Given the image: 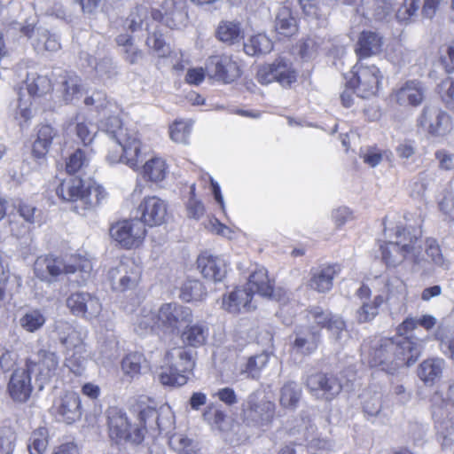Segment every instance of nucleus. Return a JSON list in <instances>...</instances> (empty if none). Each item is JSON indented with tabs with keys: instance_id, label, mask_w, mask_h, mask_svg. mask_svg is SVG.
<instances>
[{
	"instance_id": "59",
	"label": "nucleus",
	"mask_w": 454,
	"mask_h": 454,
	"mask_svg": "<svg viewBox=\"0 0 454 454\" xmlns=\"http://www.w3.org/2000/svg\"><path fill=\"white\" fill-rule=\"evenodd\" d=\"M204 419L212 427L213 429L223 431L224 429L223 424L225 422V413L212 406L207 407L203 413Z\"/></svg>"
},
{
	"instance_id": "29",
	"label": "nucleus",
	"mask_w": 454,
	"mask_h": 454,
	"mask_svg": "<svg viewBox=\"0 0 454 454\" xmlns=\"http://www.w3.org/2000/svg\"><path fill=\"white\" fill-rule=\"evenodd\" d=\"M394 0H361L357 13L372 20H384L393 9Z\"/></svg>"
},
{
	"instance_id": "63",
	"label": "nucleus",
	"mask_w": 454,
	"mask_h": 454,
	"mask_svg": "<svg viewBox=\"0 0 454 454\" xmlns=\"http://www.w3.org/2000/svg\"><path fill=\"white\" fill-rule=\"evenodd\" d=\"M268 356L265 354H260L254 356L249 357L245 372L252 378H256L259 375L260 371L267 364Z\"/></svg>"
},
{
	"instance_id": "51",
	"label": "nucleus",
	"mask_w": 454,
	"mask_h": 454,
	"mask_svg": "<svg viewBox=\"0 0 454 454\" xmlns=\"http://www.w3.org/2000/svg\"><path fill=\"white\" fill-rule=\"evenodd\" d=\"M192 121L191 120H176L169 127L170 138L180 144H187L192 131Z\"/></svg>"
},
{
	"instance_id": "4",
	"label": "nucleus",
	"mask_w": 454,
	"mask_h": 454,
	"mask_svg": "<svg viewBox=\"0 0 454 454\" xmlns=\"http://www.w3.org/2000/svg\"><path fill=\"white\" fill-rule=\"evenodd\" d=\"M169 365L161 367L158 375L164 386L181 387L188 380L187 373L194 368L192 355L184 348H174L166 354Z\"/></svg>"
},
{
	"instance_id": "41",
	"label": "nucleus",
	"mask_w": 454,
	"mask_h": 454,
	"mask_svg": "<svg viewBox=\"0 0 454 454\" xmlns=\"http://www.w3.org/2000/svg\"><path fill=\"white\" fill-rule=\"evenodd\" d=\"M143 174L151 182H161L168 174L166 160L160 157H153L144 164Z\"/></svg>"
},
{
	"instance_id": "14",
	"label": "nucleus",
	"mask_w": 454,
	"mask_h": 454,
	"mask_svg": "<svg viewBox=\"0 0 454 454\" xmlns=\"http://www.w3.org/2000/svg\"><path fill=\"white\" fill-rule=\"evenodd\" d=\"M306 386L315 398L325 401L333 400L342 389V384L338 376L324 372L309 375L307 378Z\"/></svg>"
},
{
	"instance_id": "47",
	"label": "nucleus",
	"mask_w": 454,
	"mask_h": 454,
	"mask_svg": "<svg viewBox=\"0 0 454 454\" xmlns=\"http://www.w3.org/2000/svg\"><path fill=\"white\" fill-rule=\"evenodd\" d=\"M145 356L139 352L127 354L121 360V368L123 374L130 379L137 377L141 373L142 364Z\"/></svg>"
},
{
	"instance_id": "23",
	"label": "nucleus",
	"mask_w": 454,
	"mask_h": 454,
	"mask_svg": "<svg viewBox=\"0 0 454 454\" xmlns=\"http://www.w3.org/2000/svg\"><path fill=\"white\" fill-rule=\"evenodd\" d=\"M338 264H323L312 268L309 272L308 286L310 289L325 294L332 290L334 278L340 273Z\"/></svg>"
},
{
	"instance_id": "12",
	"label": "nucleus",
	"mask_w": 454,
	"mask_h": 454,
	"mask_svg": "<svg viewBox=\"0 0 454 454\" xmlns=\"http://www.w3.org/2000/svg\"><path fill=\"white\" fill-rule=\"evenodd\" d=\"M160 329L171 333H178L183 325L192 323L193 314L191 308L178 302H166L158 309Z\"/></svg>"
},
{
	"instance_id": "7",
	"label": "nucleus",
	"mask_w": 454,
	"mask_h": 454,
	"mask_svg": "<svg viewBox=\"0 0 454 454\" xmlns=\"http://www.w3.org/2000/svg\"><path fill=\"white\" fill-rule=\"evenodd\" d=\"M26 367L35 377L42 389L44 384L57 377L59 372V356L49 348H40L34 356L27 359Z\"/></svg>"
},
{
	"instance_id": "5",
	"label": "nucleus",
	"mask_w": 454,
	"mask_h": 454,
	"mask_svg": "<svg viewBox=\"0 0 454 454\" xmlns=\"http://www.w3.org/2000/svg\"><path fill=\"white\" fill-rule=\"evenodd\" d=\"M108 434L116 443L140 444L145 438V428L132 424L127 413L117 407L107 410Z\"/></svg>"
},
{
	"instance_id": "31",
	"label": "nucleus",
	"mask_w": 454,
	"mask_h": 454,
	"mask_svg": "<svg viewBox=\"0 0 454 454\" xmlns=\"http://www.w3.org/2000/svg\"><path fill=\"white\" fill-rule=\"evenodd\" d=\"M55 331L59 342L65 347V351H72L85 348L82 333L67 321H58Z\"/></svg>"
},
{
	"instance_id": "3",
	"label": "nucleus",
	"mask_w": 454,
	"mask_h": 454,
	"mask_svg": "<svg viewBox=\"0 0 454 454\" xmlns=\"http://www.w3.org/2000/svg\"><path fill=\"white\" fill-rule=\"evenodd\" d=\"M92 264L90 260L82 257H72L68 262L60 257L48 255L40 256L34 264L35 276L43 281L51 282L62 274H78L75 279L78 285H83L90 278Z\"/></svg>"
},
{
	"instance_id": "48",
	"label": "nucleus",
	"mask_w": 454,
	"mask_h": 454,
	"mask_svg": "<svg viewBox=\"0 0 454 454\" xmlns=\"http://www.w3.org/2000/svg\"><path fill=\"white\" fill-rule=\"evenodd\" d=\"M301 395V387L294 381L286 383L280 391V404L286 409H294Z\"/></svg>"
},
{
	"instance_id": "17",
	"label": "nucleus",
	"mask_w": 454,
	"mask_h": 454,
	"mask_svg": "<svg viewBox=\"0 0 454 454\" xmlns=\"http://www.w3.org/2000/svg\"><path fill=\"white\" fill-rule=\"evenodd\" d=\"M246 288L252 294V296L254 294H258L262 297L271 298L282 303L287 299L285 290L281 288L274 289V286L268 277V271L264 267H259L252 272Z\"/></svg>"
},
{
	"instance_id": "13",
	"label": "nucleus",
	"mask_w": 454,
	"mask_h": 454,
	"mask_svg": "<svg viewBox=\"0 0 454 454\" xmlns=\"http://www.w3.org/2000/svg\"><path fill=\"white\" fill-rule=\"evenodd\" d=\"M140 277V267L130 258L121 261L108 271V279L113 289L121 292L136 287Z\"/></svg>"
},
{
	"instance_id": "49",
	"label": "nucleus",
	"mask_w": 454,
	"mask_h": 454,
	"mask_svg": "<svg viewBox=\"0 0 454 454\" xmlns=\"http://www.w3.org/2000/svg\"><path fill=\"white\" fill-rule=\"evenodd\" d=\"M382 260L387 266H396L404 259L410 257L403 253L398 244L394 241L386 242L380 246Z\"/></svg>"
},
{
	"instance_id": "39",
	"label": "nucleus",
	"mask_w": 454,
	"mask_h": 454,
	"mask_svg": "<svg viewBox=\"0 0 454 454\" xmlns=\"http://www.w3.org/2000/svg\"><path fill=\"white\" fill-rule=\"evenodd\" d=\"M133 325L135 332L140 335L153 331L154 327L160 328L158 319V311L154 312L149 307L142 308L140 312L136 316Z\"/></svg>"
},
{
	"instance_id": "1",
	"label": "nucleus",
	"mask_w": 454,
	"mask_h": 454,
	"mask_svg": "<svg viewBox=\"0 0 454 454\" xmlns=\"http://www.w3.org/2000/svg\"><path fill=\"white\" fill-rule=\"evenodd\" d=\"M421 351L422 341L412 337L379 338L374 339L370 346H362L364 359L371 366L386 364L391 369L413 364Z\"/></svg>"
},
{
	"instance_id": "19",
	"label": "nucleus",
	"mask_w": 454,
	"mask_h": 454,
	"mask_svg": "<svg viewBox=\"0 0 454 454\" xmlns=\"http://www.w3.org/2000/svg\"><path fill=\"white\" fill-rule=\"evenodd\" d=\"M51 410L59 420L72 424L82 416L80 396L75 392H65L54 400Z\"/></svg>"
},
{
	"instance_id": "56",
	"label": "nucleus",
	"mask_w": 454,
	"mask_h": 454,
	"mask_svg": "<svg viewBox=\"0 0 454 454\" xmlns=\"http://www.w3.org/2000/svg\"><path fill=\"white\" fill-rule=\"evenodd\" d=\"M89 158L85 154V153L81 150L77 149L74 153H72L66 164L67 171L69 174H75L79 171H82L84 168H86L89 164Z\"/></svg>"
},
{
	"instance_id": "40",
	"label": "nucleus",
	"mask_w": 454,
	"mask_h": 454,
	"mask_svg": "<svg viewBox=\"0 0 454 454\" xmlns=\"http://www.w3.org/2000/svg\"><path fill=\"white\" fill-rule=\"evenodd\" d=\"M275 29L278 35L286 37L297 33V21L289 8L282 7L279 9L275 20Z\"/></svg>"
},
{
	"instance_id": "57",
	"label": "nucleus",
	"mask_w": 454,
	"mask_h": 454,
	"mask_svg": "<svg viewBox=\"0 0 454 454\" xmlns=\"http://www.w3.org/2000/svg\"><path fill=\"white\" fill-rule=\"evenodd\" d=\"M363 407L364 412L371 416H376L381 410L382 395L380 392H374L373 395L364 393L363 395Z\"/></svg>"
},
{
	"instance_id": "15",
	"label": "nucleus",
	"mask_w": 454,
	"mask_h": 454,
	"mask_svg": "<svg viewBox=\"0 0 454 454\" xmlns=\"http://www.w3.org/2000/svg\"><path fill=\"white\" fill-rule=\"evenodd\" d=\"M153 20L163 22L170 28L184 27L188 20L187 5L184 0H165L160 10H153Z\"/></svg>"
},
{
	"instance_id": "2",
	"label": "nucleus",
	"mask_w": 454,
	"mask_h": 454,
	"mask_svg": "<svg viewBox=\"0 0 454 454\" xmlns=\"http://www.w3.org/2000/svg\"><path fill=\"white\" fill-rule=\"evenodd\" d=\"M56 193L63 201L73 204V211L81 215L94 209L107 198L105 188L96 183L85 185L82 178L69 177L63 180L56 189Z\"/></svg>"
},
{
	"instance_id": "60",
	"label": "nucleus",
	"mask_w": 454,
	"mask_h": 454,
	"mask_svg": "<svg viewBox=\"0 0 454 454\" xmlns=\"http://www.w3.org/2000/svg\"><path fill=\"white\" fill-rule=\"evenodd\" d=\"M97 132V126L91 122L78 121L76 123V135L84 145H88L93 141Z\"/></svg>"
},
{
	"instance_id": "25",
	"label": "nucleus",
	"mask_w": 454,
	"mask_h": 454,
	"mask_svg": "<svg viewBox=\"0 0 454 454\" xmlns=\"http://www.w3.org/2000/svg\"><path fill=\"white\" fill-rule=\"evenodd\" d=\"M197 263L201 274L207 279L221 282L226 276L227 263L222 256L204 252L198 257Z\"/></svg>"
},
{
	"instance_id": "30",
	"label": "nucleus",
	"mask_w": 454,
	"mask_h": 454,
	"mask_svg": "<svg viewBox=\"0 0 454 454\" xmlns=\"http://www.w3.org/2000/svg\"><path fill=\"white\" fill-rule=\"evenodd\" d=\"M209 336V327L207 323L198 321L194 324H185L181 332V340L184 345L192 348H200L206 344Z\"/></svg>"
},
{
	"instance_id": "35",
	"label": "nucleus",
	"mask_w": 454,
	"mask_h": 454,
	"mask_svg": "<svg viewBox=\"0 0 454 454\" xmlns=\"http://www.w3.org/2000/svg\"><path fill=\"white\" fill-rule=\"evenodd\" d=\"M58 137V130L48 124L38 128L36 138L33 143L32 154L37 159H43L48 153L52 141Z\"/></svg>"
},
{
	"instance_id": "6",
	"label": "nucleus",
	"mask_w": 454,
	"mask_h": 454,
	"mask_svg": "<svg viewBox=\"0 0 454 454\" xmlns=\"http://www.w3.org/2000/svg\"><path fill=\"white\" fill-rule=\"evenodd\" d=\"M381 78L382 75L376 66H364L359 61L353 67L351 76L347 81V87L352 89L360 98H370L378 92Z\"/></svg>"
},
{
	"instance_id": "37",
	"label": "nucleus",
	"mask_w": 454,
	"mask_h": 454,
	"mask_svg": "<svg viewBox=\"0 0 454 454\" xmlns=\"http://www.w3.org/2000/svg\"><path fill=\"white\" fill-rule=\"evenodd\" d=\"M445 362L442 358H428L424 360L419 367V377L426 384H434L442 374Z\"/></svg>"
},
{
	"instance_id": "16",
	"label": "nucleus",
	"mask_w": 454,
	"mask_h": 454,
	"mask_svg": "<svg viewBox=\"0 0 454 454\" xmlns=\"http://www.w3.org/2000/svg\"><path fill=\"white\" fill-rule=\"evenodd\" d=\"M210 77L224 83L237 80L241 70L239 63L230 55H215L208 58L206 66Z\"/></svg>"
},
{
	"instance_id": "34",
	"label": "nucleus",
	"mask_w": 454,
	"mask_h": 454,
	"mask_svg": "<svg viewBox=\"0 0 454 454\" xmlns=\"http://www.w3.org/2000/svg\"><path fill=\"white\" fill-rule=\"evenodd\" d=\"M252 300V294L246 287L239 288L223 298V307L231 313H238L241 309L249 311L255 309Z\"/></svg>"
},
{
	"instance_id": "50",
	"label": "nucleus",
	"mask_w": 454,
	"mask_h": 454,
	"mask_svg": "<svg viewBox=\"0 0 454 454\" xmlns=\"http://www.w3.org/2000/svg\"><path fill=\"white\" fill-rule=\"evenodd\" d=\"M384 298L376 295L373 300L363 301L361 307L356 310V319L359 323L372 321L379 313L380 307L383 304Z\"/></svg>"
},
{
	"instance_id": "45",
	"label": "nucleus",
	"mask_w": 454,
	"mask_h": 454,
	"mask_svg": "<svg viewBox=\"0 0 454 454\" xmlns=\"http://www.w3.org/2000/svg\"><path fill=\"white\" fill-rule=\"evenodd\" d=\"M46 317L38 309L26 311L19 319L20 327L27 333H35L43 328Z\"/></svg>"
},
{
	"instance_id": "28",
	"label": "nucleus",
	"mask_w": 454,
	"mask_h": 454,
	"mask_svg": "<svg viewBox=\"0 0 454 454\" xmlns=\"http://www.w3.org/2000/svg\"><path fill=\"white\" fill-rule=\"evenodd\" d=\"M57 91L60 93L62 100L66 104L79 99L83 91L81 77L74 72L64 71L59 75Z\"/></svg>"
},
{
	"instance_id": "54",
	"label": "nucleus",
	"mask_w": 454,
	"mask_h": 454,
	"mask_svg": "<svg viewBox=\"0 0 454 454\" xmlns=\"http://www.w3.org/2000/svg\"><path fill=\"white\" fill-rule=\"evenodd\" d=\"M426 254L428 258L434 263L436 266L441 267L444 270H448L450 266V262L443 256L442 250L434 239H427V247H426Z\"/></svg>"
},
{
	"instance_id": "64",
	"label": "nucleus",
	"mask_w": 454,
	"mask_h": 454,
	"mask_svg": "<svg viewBox=\"0 0 454 454\" xmlns=\"http://www.w3.org/2000/svg\"><path fill=\"white\" fill-rule=\"evenodd\" d=\"M440 94L442 101L450 109H454V80L446 79L440 84Z\"/></svg>"
},
{
	"instance_id": "22",
	"label": "nucleus",
	"mask_w": 454,
	"mask_h": 454,
	"mask_svg": "<svg viewBox=\"0 0 454 454\" xmlns=\"http://www.w3.org/2000/svg\"><path fill=\"white\" fill-rule=\"evenodd\" d=\"M427 90L417 80L407 81L392 94V99L400 106H419L426 98Z\"/></svg>"
},
{
	"instance_id": "43",
	"label": "nucleus",
	"mask_w": 454,
	"mask_h": 454,
	"mask_svg": "<svg viewBox=\"0 0 454 454\" xmlns=\"http://www.w3.org/2000/svg\"><path fill=\"white\" fill-rule=\"evenodd\" d=\"M87 350L85 348L65 351V366L76 376L84 372L87 364Z\"/></svg>"
},
{
	"instance_id": "8",
	"label": "nucleus",
	"mask_w": 454,
	"mask_h": 454,
	"mask_svg": "<svg viewBox=\"0 0 454 454\" xmlns=\"http://www.w3.org/2000/svg\"><path fill=\"white\" fill-rule=\"evenodd\" d=\"M111 238L121 247L132 249L140 247L146 236V228L138 217L119 221L110 228Z\"/></svg>"
},
{
	"instance_id": "62",
	"label": "nucleus",
	"mask_w": 454,
	"mask_h": 454,
	"mask_svg": "<svg viewBox=\"0 0 454 454\" xmlns=\"http://www.w3.org/2000/svg\"><path fill=\"white\" fill-rule=\"evenodd\" d=\"M386 287L388 293V298H404L407 294L405 283L398 277L393 276L386 282Z\"/></svg>"
},
{
	"instance_id": "32",
	"label": "nucleus",
	"mask_w": 454,
	"mask_h": 454,
	"mask_svg": "<svg viewBox=\"0 0 454 454\" xmlns=\"http://www.w3.org/2000/svg\"><path fill=\"white\" fill-rule=\"evenodd\" d=\"M103 131L112 139V141H132L140 140L138 134L134 129L123 128L121 121L117 116H110L101 121Z\"/></svg>"
},
{
	"instance_id": "52",
	"label": "nucleus",
	"mask_w": 454,
	"mask_h": 454,
	"mask_svg": "<svg viewBox=\"0 0 454 454\" xmlns=\"http://www.w3.org/2000/svg\"><path fill=\"white\" fill-rule=\"evenodd\" d=\"M48 446V431L45 427L35 430L27 445L29 454H43Z\"/></svg>"
},
{
	"instance_id": "33",
	"label": "nucleus",
	"mask_w": 454,
	"mask_h": 454,
	"mask_svg": "<svg viewBox=\"0 0 454 454\" xmlns=\"http://www.w3.org/2000/svg\"><path fill=\"white\" fill-rule=\"evenodd\" d=\"M382 45L383 38L378 33L363 31L359 35L355 51L360 60L379 53Z\"/></svg>"
},
{
	"instance_id": "44",
	"label": "nucleus",
	"mask_w": 454,
	"mask_h": 454,
	"mask_svg": "<svg viewBox=\"0 0 454 454\" xmlns=\"http://www.w3.org/2000/svg\"><path fill=\"white\" fill-rule=\"evenodd\" d=\"M272 48L273 44L270 39L262 34L251 36L244 43V51L248 56L266 54L270 52Z\"/></svg>"
},
{
	"instance_id": "18",
	"label": "nucleus",
	"mask_w": 454,
	"mask_h": 454,
	"mask_svg": "<svg viewBox=\"0 0 454 454\" xmlns=\"http://www.w3.org/2000/svg\"><path fill=\"white\" fill-rule=\"evenodd\" d=\"M66 303L73 315L88 320L97 318L102 310L99 299L85 292L71 294Z\"/></svg>"
},
{
	"instance_id": "38",
	"label": "nucleus",
	"mask_w": 454,
	"mask_h": 454,
	"mask_svg": "<svg viewBox=\"0 0 454 454\" xmlns=\"http://www.w3.org/2000/svg\"><path fill=\"white\" fill-rule=\"evenodd\" d=\"M276 82L282 87H290L296 82L297 73L293 67L292 62L283 57L278 58L273 63Z\"/></svg>"
},
{
	"instance_id": "61",
	"label": "nucleus",
	"mask_w": 454,
	"mask_h": 454,
	"mask_svg": "<svg viewBox=\"0 0 454 454\" xmlns=\"http://www.w3.org/2000/svg\"><path fill=\"white\" fill-rule=\"evenodd\" d=\"M419 7V0H404L397 11L396 17L400 21L408 22L417 15Z\"/></svg>"
},
{
	"instance_id": "36",
	"label": "nucleus",
	"mask_w": 454,
	"mask_h": 454,
	"mask_svg": "<svg viewBox=\"0 0 454 454\" xmlns=\"http://www.w3.org/2000/svg\"><path fill=\"white\" fill-rule=\"evenodd\" d=\"M319 338V333L317 331L309 328L301 329L296 333L294 348L301 354H311L317 348Z\"/></svg>"
},
{
	"instance_id": "26",
	"label": "nucleus",
	"mask_w": 454,
	"mask_h": 454,
	"mask_svg": "<svg viewBox=\"0 0 454 454\" xmlns=\"http://www.w3.org/2000/svg\"><path fill=\"white\" fill-rule=\"evenodd\" d=\"M30 372L26 369H18L13 372L8 383V392L12 399L18 403L27 402L32 393Z\"/></svg>"
},
{
	"instance_id": "20",
	"label": "nucleus",
	"mask_w": 454,
	"mask_h": 454,
	"mask_svg": "<svg viewBox=\"0 0 454 454\" xmlns=\"http://www.w3.org/2000/svg\"><path fill=\"white\" fill-rule=\"evenodd\" d=\"M144 226H159L165 223L168 215V204L157 196H146L137 207Z\"/></svg>"
},
{
	"instance_id": "42",
	"label": "nucleus",
	"mask_w": 454,
	"mask_h": 454,
	"mask_svg": "<svg viewBox=\"0 0 454 454\" xmlns=\"http://www.w3.org/2000/svg\"><path fill=\"white\" fill-rule=\"evenodd\" d=\"M26 85L31 97H42L52 89L51 80L47 76L36 73L27 74Z\"/></svg>"
},
{
	"instance_id": "24",
	"label": "nucleus",
	"mask_w": 454,
	"mask_h": 454,
	"mask_svg": "<svg viewBox=\"0 0 454 454\" xmlns=\"http://www.w3.org/2000/svg\"><path fill=\"white\" fill-rule=\"evenodd\" d=\"M21 32L31 38L33 47L39 53L43 51L55 52L61 47L59 37L50 33L46 28L27 26L21 28Z\"/></svg>"
},
{
	"instance_id": "11",
	"label": "nucleus",
	"mask_w": 454,
	"mask_h": 454,
	"mask_svg": "<svg viewBox=\"0 0 454 454\" xmlns=\"http://www.w3.org/2000/svg\"><path fill=\"white\" fill-rule=\"evenodd\" d=\"M113 145L109 148L106 160L110 164L123 163L132 169H137L145 158L143 145L140 140L133 145L129 141H112Z\"/></svg>"
},
{
	"instance_id": "53",
	"label": "nucleus",
	"mask_w": 454,
	"mask_h": 454,
	"mask_svg": "<svg viewBox=\"0 0 454 454\" xmlns=\"http://www.w3.org/2000/svg\"><path fill=\"white\" fill-rule=\"evenodd\" d=\"M206 295L205 288L199 280L186 281L181 289L180 297L182 300L190 302L193 301H200Z\"/></svg>"
},
{
	"instance_id": "55",
	"label": "nucleus",
	"mask_w": 454,
	"mask_h": 454,
	"mask_svg": "<svg viewBox=\"0 0 454 454\" xmlns=\"http://www.w3.org/2000/svg\"><path fill=\"white\" fill-rule=\"evenodd\" d=\"M88 65L93 67L100 77L109 78L115 74V67H114L112 59L109 58H104L98 61L96 58L89 56Z\"/></svg>"
},
{
	"instance_id": "21",
	"label": "nucleus",
	"mask_w": 454,
	"mask_h": 454,
	"mask_svg": "<svg viewBox=\"0 0 454 454\" xmlns=\"http://www.w3.org/2000/svg\"><path fill=\"white\" fill-rule=\"evenodd\" d=\"M421 231L413 227L397 226L395 231L394 242L398 244L404 254L414 262H419V257L422 250L420 239Z\"/></svg>"
},
{
	"instance_id": "27",
	"label": "nucleus",
	"mask_w": 454,
	"mask_h": 454,
	"mask_svg": "<svg viewBox=\"0 0 454 454\" xmlns=\"http://www.w3.org/2000/svg\"><path fill=\"white\" fill-rule=\"evenodd\" d=\"M432 416L438 431H448L454 425V403L450 400H444L439 393L432 396Z\"/></svg>"
},
{
	"instance_id": "46",
	"label": "nucleus",
	"mask_w": 454,
	"mask_h": 454,
	"mask_svg": "<svg viewBox=\"0 0 454 454\" xmlns=\"http://www.w3.org/2000/svg\"><path fill=\"white\" fill-rule=\"evenodd\" d=\"M217 38L230 44L238 43L241 38V28L239 22L234 21H221L216 30Z\"/></svg>"
},
{
	"instance_id": "58",
	"label": "nucleus",
	"mask_w": 454,
	"mask_h": 454,
	"mask_svg": "<svg viewBox=\"0 0 454 454\" xmlns=\"http://www.w3.org/2000/svg\"><path fill=\"white\" fill-rule=\"evenodd\" d=\"M148 8L144 5L137 6L129 15L127 19L128 27L131 31L140 29L148 18Z\"/></svg>"
},
{
	"instance_id": "9",
	"label": "nucleus",
	"mask_w": 454,
	"mask_h": 454,
	"mask_svg": "<svg viewBox=\"0 0 454 454\" xmlns=\"http://www.w3.org/2000/svg\"><path fill=\"white\" fill-rule=\"evenodd\" d=\"M276 405L273 402L258 393L248 395L243 403L244 420L253 426H269L275 416Z\"/></svg>"
},
{
	"instance_id": "10",
	"label": "nucleus",
	"mask_w": 454,
	"mask_h": 454,
	"mask_svg": "<svg viewBox=\"0 0 454 454\" xmlns=\"http://www.w3.org/2000/svg\"><path fill=\"white\" fill-rule=\"evenodd\" d=\"M417 123L431 137H443L452 129L451 117L437 106H425L417 119Z\"/></svg>"
}]
</instances>
